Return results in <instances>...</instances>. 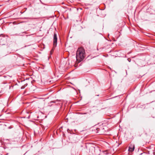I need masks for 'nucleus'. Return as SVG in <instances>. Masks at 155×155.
Wrapping results in <instances>:
<instances>
[{
    "instance_id": "f257e3e1",
    "label": "nucleus",
    "mask_w": 155,
    "mask_h": 155,
    "mask_svg": "<svg viewBox=\"0 0 155 155\" xmlns=\"http://www.w3.org/2000/svg\"><path fill=\"white\" fill-rule=\"evenodd\" d=\"M85 56V53L84 49L82 48H78L76 52L77 60L79 62H80L84 59Z\"/></svg>"
},
{
    "instance_id": "f03ea898",
    "label": "nucleus",
    "mask_w": 155,
    "mask_h": 155,
    "mask_svg": "<svg viewBox=\"0 0 155 155\" xmlns=\"http://www.w3.org/2000/svg\"><path fill=\"white\" fill-rule=\"evenodd\" d=\"M96 133L98 134H101L104 133V129L103 128H97L96 129Z\"/></svg>"
},
{
    "instance_id": "7ed1b4c3",
    "label": "nucleus",
    "mask_w": 155,
    "mask_h": 155,
    "mask_svg": "<svg viewBox=\"0 0 155 155\" xmlns=\"http://www.w3.org/2000/svg\"><path fill=\"white\" fill-rule=\"evenodd\" d=\"M57 34L54 33V39H53V46L54 47H55L57 45Z\"/></svg>"
},
{
    "instance_id": "20e7f679",
    "label": "nucleus",
    "mask_w": 155,
    "mask_h": 155,
    "mask_svg": "<svg viewBox=\"0 0 155 155\" xmlns=\"http://www.w3.org/2000/svg\"><path fill=\"white\" fill-rule=\"evenodd\" d=\"M95 148L93 146H91L89 149V153L90 154H93L94 152Z\"/></svg>"
},
{
    "instance_id": "39448f33",
    "label": "nucleus",
    "mask_w": 155,
    "mask_h": 155,
    "mask_svg": "<svg viewBox=\"0 0 155 155\" xmlns=\"http://www.w3.org/2000/svg\"><path fill=\"white\" fill-rule=\"evenodd\" d=\"M134 145H131L130 146H129V150L130 152H132L134 150Z\"/></svg>"
},
{
    "instance_id": "423d86ee",
    "label": "nucleus",
    "mask_w": 155,
    "mask_h": 155,
    "mask_svg": "<svg viewBox=\"0 0 155 155\" xmlns=\"http://www.w3.org/2000/svg\"><path fill=\"white\" fill-rule=\"evenodd\" d=\"M60 101V100H54V101H52L51 102V103H56L57 102H59Z\"/></svg>"
},
{
    "instance_id": "0eeeda50",
    "label": "nucleus",
    "mask_w": 155,
    "mask_h": 155,
    "mask_svg": "<svg viewBox=\"0 0 155 155\" xmlns=\"http://www.w3.org/2000/svg\"><path fill=\"white\" fill-rule=\"evenodd\" d=\"M25 86H22L21 87V89H24L25 88Z\"/></svg>"
},
{
    "instance_id": "6e6552de",
    "label": "nucleus",
    "mask_w": 155,
    "mask_h": 155,
    "mask_svg": "<svg viewBox=\"0 0 155 155\" xmlns=\"http://www.w3.org/2000/svg\"><path fill=\"white\" fill-rule=\"evenodd\" d=\"M23 33H25V34H26V32H24Z\"/></svg>"
},
{
    "instance_id": "1a4fd4ad",
    "label": "nucleus",
    "mask_w": 155,
    "mask_h": 155,
    "mask_svg": "<svg viewBox=\"0 0 155 155\" xmlns=\"http://www.w3.org/2000/svg\"><path fill=\"white\" fill-rule=\"evenodd\" d=\"M8 153H7L6 155H8Z\"/></svg>"
}]
</instances>
